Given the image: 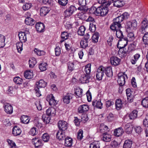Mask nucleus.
Listing matches in <instances>:
<instances>
[{
  "mask_svg": "<svg viewBox=\"0 0 148 148\" xmlns=\"http://www.w3.org/2000/svg\"><path fill=\"white\" fill-rule=\"evenodd\" d=\"M129 17V14L127 12H125L122 15L114 18L113 22L110 27L111 29L113 31L118 30L121 27V23L123 20H126Z\"/></svg>",
  "mask_w": 148,
  "mask_h": 148,
  "instance_id": "1",
  "label": "nucleus"
},
{
  "mask_svg": "<svg viewBox=\"0 0 148 148\" xmlns=\"http://www.w3.org/2000/svg\"><path fill=\"white\" fill-rule=\"evenodd\" d=\"M47 83L43 80L41 79L38 82H37L36 85L37 87L35 88L36 95L39 97L41 96L40 91L39 90V88L45 87Z\"/></svg>",
  "mask_w": 148,
  "mask_h": 148,
  "instance_id": "2",
  "label": "nucleus"
},
{
  "mask_svg": "<svg viewBox=\"0 0 148 148\" xmlns=\"http://www.w3.org/2000/svg\"><path fill=\"white\" fill-rule=\"evenodd\" d=\"M127 40L126 38H123V39L120 40H119V43L121 44L124 43L123 46L119 47L118 45H117V47L119 49L118 51V53L119 54H121L122 56H124L125 54H126V52L124 50V48L127 45Z\"/></svg>",
  "mask_w": 148,
  "mask_h": 148,
  "instance_id": "3",
  "label": "nucleus"
},
{
  "mask_svg": "<svg viewBox=\"0 0 148 148\" xmlns=\"http://www.w3.org/2000/svg\"><path fill=\"white\" fill-rule=\"evenodd\" d=\"M137 25V22L136 20H132V21L127 22L126 25L127 31L128 30H132L136 29Z\"/></svg>",
  "mask_w": 148,
  "mask_h": 148,
  "instance_id": "4",
  "label": "nucleus"
},
{
  "mask_svg": "<svg viewBox=\"0 0 148 148\" xmlns=\"http://www.w3.org/2000/svg\"><path fill=\"white\" fill-rule=\"evenodd\" d=\"M104 67L100 66L97 70L96 75L97 79L98 80L102 79L103 76L104 75Z\"/></svg>",
  "mask_w": 148,
  "mask_h": 148,
  "instance_id": "5",
  "label": "nucleus"
},
{
  "mask_svg": "<svg viewBox=\"0 0 148 148\" xmlns=\"http://www.w3.org/2000/svg\"><path fill=\"white\" fill-rule=\"evenodd\" d=\"M108 6H105L98 7L99 11H98L97 16H104L108 13Z\"/></svg>",
  "mask_w": 148,
  "mask_h": 148,
  "instance_id": "6",
  "label": "nucleus"
},
{
  "mask_svg": "<svg viewBox=\"0 0 148 148\" xmlns=\"http://www.w3.org/2000/svg\"><path fill=\"white\" fill-rule=\"evenodd\" d=\"M118 82L119 85L121 86H123L124 85L125 82V77L127 79V75L124 73H119L118 75Z\"/></svg>",
  "mask_w": 148,
  "mask_h": 148,
  "instance_id": "7",
  "label": "nucleus"
},
{
  "mask_svg": "<svg viewBox=\"0 0 148 148\" xmlns=\"http://www.w3.org/2000/svg\"><path fill=\"white\" fill-rule=\"evenodd\" d=\"M58 126L59 130L64 131L67 128L68 123L64 121H60L58 122Z\"/></svg>",
  "mask_w": 148,
  "mask_h": 148,
  "instance_id": "8",
  "label": "nucleus"
},
{
  "mask_svg": "<svg viewBox=\"0 0 148 148\" xmlns=\"http://www.w3.org/2000/svg\"><path fill=\"white\" fill-rule=\"evenodd\" d=\"M46 100L49 103V104L51 106H54L56 105L57 102L54 99V97L52 94L48 95L46 97Z\"/></svg>",
  "mask_w": 148,
  "mask_h": 148,
  "instance_id": "9",
  "label": "nucleus"
},
{
  "mask_svg": "<svg viewBox=\"0 0 148 148\" xmlns=\"http://www.w3.org/2000/svg\"><path fill=\"white\" fill-rule=\"evenodd\" d=\"M110 62L112 65L116 66L120 64L121 59L116 56H113L110 58Z\"/></svg>",
  "mask_w": 148,
  "mask_h": 148,
  "instance_id": "10",
  "label": "nucleus"
},
{
  "mask_svg": "<svg viewBox=\"0 0 148 148\" xmlns=\"http://www.w3.org/2000/svg\"><path fill=\"white\" fill-rule=\"evenodd\" d=\"M32 143L35 147L38 148L42 145L41 140L38 138H34L32 139Z\"/></svg>",
  "mask_w": 148,
  "mask_h": 148,
  "instance_id": "11",
  "label": "nucleus"
},
{
  "mask_svg": "<svg viewBox=\"0 0 148 148\" xmlns=\"http://www.w3.org/2000/svg\"><path fill=\"white\" fill-rule=\"evenodd\" d=\"M90 76L89 75L83 74L79 78V80L82 84L88 83L89 81Z\"/></svg>",
  "mask_w": 148,
  "mask_h": 148,
  "instance_id": "12",
  "label": "nucleus"
},
{
  "mask_svg": "<svg viewBox=\"0 0 148 148\" xmlns=\"http://www.w3.org/2000/svg\"><path fill=\"white\" fill-rule=\"evenodd\" d=\"M4 108L5 112L8 114H11L13 112L12 106L9 103H5L4 104Z\"/></svg>",
  "mask_w": 148,
  "mask_h": 148,
  "instance_id": "13",
  "label": "nucleus"
},
{
  "mask_svg": "<svg viewBox=\"0 0 148 148\" xmlns=\"http://www.w3.org/2000/svg\"><path fill=\"white\" fill-rule=\"evenodd\" d=\"M73 94L71 93H68L66 95L64 96L63 100L64 102L66 104H69L70 103V100L73 98Z\"/></svg>",
  "mask_w": 148,
  "mask_h": 148,
  "instance_id": "14",
  "label": "nucleus"
},
{
  "mask_svg": "<svg viewBox=\"0 0 148 148\" xmlns=\"http://www.w3.org/2000/svg\"><path fill=\"white\" fill-rule=\"evenodd\" d=\"M64 131L59 130L56 134V138L59 140H64L66 137Z\"/></svg>",
  "mask_w": 148,
  "mask_h": 148,
  "instance_id": "15",
  "label": "nucleus"
},
{
  "mask_svg": "<svg viewBox=\"0 0 148 148\" xmlns=\"http://www.w3.org/2000/svg\"><path fill=\"white\" fill-rule=\"evenodd\" d=\"M36 28L38 32H42L44 31L45 28L44 25L42 23H38L36 24Z\"/></svg>",
  "mask_w": 148,
  "mask_h": 148,
  "instance_id": "16",
  "label": "nucleus"
},
{
  "mask_svg": "<svg viewBox=\"0 0 148 148\" xmlns=\"http://www.w3.org/2000/svg\"><path fill=\"white\" fill-rule=\"evenodd\" d=\"M105 73L106 75L109 77H112L113 76V72L112 68L110 66L104 67V73Z\"/></svg>",
  "mask_w": 148,
  "mask_h": 148,
  "instance_id": "17",
  "label": "nucleus"
},
{
  "mask_svg": "<svg viewBox=\"0 0 148 148\" xmlns=\"http://www.w3.org/2000/svg\"><path fill=\"white\" fill-rule=\"evenodd\" d=\"M88 106L86 104L80 106L78 109V112L79 113H83L87 111L88 110Z\"/></svg>",
  "mask_w": 148,
  "mask_h": 148,
  "instance_id": "18",
  "label": "nucleus"
},
{
  "mask_svg": "<svg viewBox=\"0 0 148 148\" xmlns=\"http://www.w3.org/2000/svg\"><path fill=\"white\" fill-rule=\"evenodd\" d=\"M123 132V129L121 127H119L114 130V134L115 136L119 137L122 135Z\"/></svg>",
  "mask_w": 148,
  "mask_h": 148,
  "instance_id": "19",
  "label": "nucleus"
},
{
  "mask_svg": "<svg viewBox=\"0 0 148 148\" xmlns=\"http://www.w3.org/2000/svg\"><path fill=\"white\" fill-rule=\"evenodd\" d=\"M101 137L102 140L106 142L110 141L111 139V136L106 133H103Z\"/></svg>",
  "mask_w": 148,
  "mask_h": 148,
  "instance_id": "20",
  "label": "nucleus"
},
{
  "mask_svg": "<svg viewBox=\"0 0 148 148\" xmlns=\"http://www.w3.org/2000/svg\"><path fill=\"white\" fill-rule=\"evenodd\" d=\"M18 36L21 42H25L27 41L26 34L25 32H19Z\"/></svg>",
  "mask_w": 148,
  "mask_h": 148,
  "instance_id": "21",
  "label": "nucleus"
},
{
  "mask_svg": "<svg viewBox=\"0 0 148 148\" xmlns=\"http://www.w3.org/2000/svg\"><path fill=\"white\" fill-rule=\"evenodd\" d=\"M113 1V0H98L99 3L101 4L102 5L107 6H109Z\"/></svg>",
  "mask_w": 148,
  "mask_h": 148,
  "instance_id": "22",
  "label": "nucleus"
},
{
  "mask_svg": "<svg viewBox=\"0 0 148 148\" xmlns=\"http://www.w3.org/2000/svg\"><path fill=\"white\" fill-rule=\"evenodd\" d=\"M47 114L50 116H53L56 113L55 109L53 107L49 108L46 111Z\"/></svg>",
  "mask_w": 148,
  "mask_h": 148,
  "instance_id": "23",
  "label": "nucleus"
},
{
  "mask_svg": "<svg viewBox=\"0 0 148 148\" xmlns=\"http://www.w3.org/2000/svg\"><path fill=\"white\" fill-rule=\"evenodd\" d=\"M133 127L130 123L127 124L125 127V131L128 134L131 133L133 130Z\"/></svg>",
  "mask_w": 148,
  "mask_h": 148,
  "instance_id": "24",
  "label": "nucleus"
},
{
  "mask_svg": "<svg viewBox=\"0 0 148 148\" xmlns=\"http://www.w3.org/2000/svg\"><path fill=\"white\" fill-rule=\"evenodd\" d=\"M25 22L27 25L32 26L35 23V21L31 18L30 17H26Z\"/></svg>",
  "mask_w": 148,
  "mask_h": 148,
  "instance_id": "25",
  "label": "nucleus"
},
{
  "mask_svg": "<svg viewBox=\"0 0 148 148\" xmlns=\"http://www.w3.org/2000/svg\"><path fill=\"white\" fill-rule=\"evenodd\" d=\"M21 132V129L17 126H14L12 129V134L15 136L20 135Z\"/></svg>",
  "mask_w": 148,
  "mask_h": 148,
  "instance_id": "26",
  "label": "nucleus"
},
{
  "mask_svg": "<svg viewBox=\"0 0 148 148\" xmlns=\"http://www.w3.org/2000/svg\"><path fill=\"white\" fill-rule=\"evenodd\" d=\"M24 76L27 79L32 78L33 77V71L32 70L26 71L24 73Z\"/></svg>",
  "mask_w": 148,
  "mask_h": 148,
  "instance_id": "27",
  "label": "nucleus"
},
{
  "mask_svg": "<svg viewBox=\"0 0 148 148\" xmlns=\"http://www.w3.org/2000/svg\"><path fill=\"white\" fill-rule=\"evenodd\" d=\"M49 10L48 8L46 7H43L41 8L40 10V15L42 16H45L49 13Z\"/></svg>",
  "mask_w": 148,
  "mask_h": 148,
  "instance_id": "28",
  "label": "nucleus"
},
{
  "mask_svg": "<svg viewBox=\"0 0 148 148\" xmlns=\"http://www.w3.org/2000/svg\"><path fill=\"white\" fill-rule=\"evenodd\" d=\"M115 106L117 110H120L123 106V103L121 100L119 99H116L115 102Z\"/></svg>",
  "mask_w": 148,
  "mask_h": 148,
  "instance_id": "29",
  "label": "nucleus"
},
{
  "mask_svg": "<svg viewBox=\"0 0 148 148\" xmlns=\"http://www.w3.org/2000/svg\"><path fill=\"white\" fill-rule=\"evenodd\" d=\"M20 119L21 122L25 124H28L29 123L30 120L29 117L25 115L22 116Z\"/></svg>",
  "mask_w": 148,
  "mask_h": 148,
  "instance_id": "30",
  "label": "nucleus"
},
{
  "mask_svg": "<svg viewBox=\"0 0 148 148\" xmlns=\"http://www.w3.org/2000/svg\"><path fill=\"white\" fill-rule=\"evenodd\" d=\"M72 144V139L71 138L67 137L65 139L64 145L65 146L68 147H71Z\"/></svg>",
  "mask_w": 148,
  "mask_h": 148,
  "instance_id": "31",
  "label": "nucleus"
},
{
  "mask_svg": "<svg viewBox=\"0 0 148 148\" xmlns=\"http://www.w3.org/2000/svg\"><path fill=\"white\" fill-rule=\"evenodd\" d=\"M147 26V20L145 19L143 20L142 22L141 25V29H140V31L142 32L144 31Z\"/></svg>",
  "mask_w": 148,
  "mask_h": 148,
  "instance_id": "32",
  "label": "nucleus"
},
{
  "mask_svg": "<svg viewBox=\"0 0 148 148\" xmlns=\"http://www.w3.org/2000/svg\"><path fill=\"white\" fill-rule=\"evenodd\" d=\"M132 144V142L131 140H125L123 144V148H131Z\"/></svg>",
  "mask_w": 148,
  "mask_h": 148,
  "instance_id": "33",
  "label": "nucleus"
},
{
  "mask_svg": "<svg viewBox=\"0 0 148 148\" xmlns=\"http://www.w3.org/2000/svg\"><path fill=\"white\" fill-rule=\"evenodd\" d=\"M92 105L93 106L100 109H101L102 107V103H101L100 100L93 101L92 102Z\"/></svg>",
  "mask_w": 148,
  "mask_h": 148,
  "instance_id": "34",
  "label": "nucleus"
},
{
  "mask_svg": "<svg viewBox=\"0 0 148 148\" xmlns=\"http://www.w3.org/2000/svg\"><path fill=\"white\" fill-rule=\"evenodd\" d=\"M116 31V37L120 39L119 40H120L123 39V38H126L127 41V38H123V35L122 32L120 29H119L118 30L115 31Z\"/></svg>",
  "mask_w": 148,
  "mask_h": 148,
  "instance_id": "35",
  "label": "nucleus"
},
{
  "mask_svg": "<svg viewBox=\"0 0 148 148\" xmlns=\"http://www.w3.org/2000/svg\"><path fill=\"white\" fill-rule=\"evenodd\" d=\"M114 5L117 8H120L123 6L124 5V2L119 0H117L114 1Z\"/></svg>",
  "mask_w": 148,
  "mask_h": 148,
  "instance_id": "36",
  "label": "nucleus"
},
{
  "mask_svg": "<svg viewBox=\"0 0 148 148\" xmlns=\"http://www.w3.org/2000/svg\"><path fill=\"white\" fill-rule=\"evenodd\" d=\"M99 10L98 7L96 8L95 7L92 6L90 8L89 12L91 14H94L97 16V13H98V11Z\"/></svg>",
  "mask_w": 148,
  "mask_h": 148,
  "instance_id": "37",
  "label": "nucleus"
},
{
  "mask_svg": "<svg viewBox=\"0 0 148 148\" xmlns=\"http://www.w3.org/2000/svg\"><path fill=\"white\" fill-rule=\"evenodd\" d=\"M50 116L44 114L42 116V119L43 122L47 124L49 123L51 119Z\"/></svg>",
  "mask_w": 148,
  "mask_h": 148,
  "instance_id": "38",
  "label": "nucleus"
},
{
  "mask_svg": "<svg viewBox=\"0 0 148 148\" xmlns=\"http://www.w3.org/2000/svg\"><path fill=\"white\" fill-rule=\"evenodd\" d=\"M138 111L137 110H134L129 114V117L130 119H134L137 117Z\"/></svg>",
  "mask_w": 148,
  "mask_h": 148,
  "instance_id": "39",
  "label": "nucleus"
},
{
  "mask_svg": "<svg viewBox=\"0 0 148 148\" xmlns=\"http://www.w3.org/2000/svg\"><path fill=\"white\" fill-rule=\"evenodd\" d=\"M29 66L30 68L33 67L37 63V61L35 58H32L29 61Z\"/></svg>",
  "mask_w": 148,
  "mask_h": 148,
  "instance_id": "40",
  "label": "nucleus"
},
{
  "mask_svg": "<svg viewBox=\"0 0 148 148\" xmlns=\"http://www.w3.org/2000/svg\"><path fill=\"white\" fill-rule=\"evenodd\" d=\"M75 63L74 62H69L68 64V71L70 73L75 69Z\"/></svg>",
  "mask_w": 148,
  "mask_h": 148,
  "instance_id": "41",
  "label": "nucleus"
},
{
  "mask_svg": "<svg viewBox=\"0 0 148 148\" xmlns=\"http://www.w3.org/2000/svg\"><path fill=\"white\" fill-rule=\"evenodd\" d=\"M99 129L100 132L102 133H106L107 132L109 131L108 127L104 125H101L99 127Z\"/></svg>",
  "mask_w": 148,
  "mask_h": 148,
  "instance_id": "42",
  "label": "nucleus"
},
{
  "mask_svg": "<svg viewBox=\"0 0 148 148\" xmlns=\"http://www.w3.org/2000/svg\"><path fill=\"white\" fill-rule=\"evenodd\" d=\"M5 37L4 36L0 34V48L3 47L5 45Z\"/></svg>",
  "mask_w": 148,
  "mask_h": 148,
  "instance_id": "43",
  "label": "nucleus"
},
{
  "mask_svg": "<svg viewBox=\"0 0 148 148\" xmlns=\"http://www.w3.org/2000/svg\"><path fill=\"white\" fill-rule=\"evenodd\" d=\"M47 64L45 62L40 63L39 66V68L40 71H45L47 68Z\"/></svg>",
  "mask_w": 148,
  "mask_h": 148,
  "instance_id": "44",
  "label": "nucleus"
},
{
  "mask_svg": "<svg viewBox=\"0 0 148 148\" xmlns=\"http://www.w3.org/2000/svg\"><path fill=\"white\" fill-rule=\"evenodd\" d=\"M85 30L86 28L84 26H80L78 30V34L80 36H83L84 34Z\"/></svg>",
  "mask_w": 148,
  "mask_h": 148,
  "instance_id": "45",
  "label": "nucleus"
},
{
  "mask_svg": "<svg viewBox=\"0 0 148 148\" xmlns=\"http://www.w3.org/2000/svg\"><path fill=\"white\" fill-rule=\"evenodd\" d=\"M140 56V55L139 54H135L134 56L133 59H132L131 60V62L132 64H135Z\"/></svg>",
  "mask_w": 148,
  "mask_h": 148,
  "instance_id": "46",
  "label": "nucleus"
},
{
  "mask_svg": "<svg viewBox=\"0 0 148 148\" xmlns=\"http://www.w3.org/2000/svg\"><path fill=\"white\" fill-rule=\"evenodd\" d=\"M83 90L81 88L77 89L75 91V94L76 95L77 97H81L82 95Z\"/></svg>",
  "mask_w": 148,
  "mask_h": 148,
  "instance_id": "47",
  "label": "nucleus"
},
{
  "mask_svg": "<svg viewBox=\"0 0 148 148\" xmlns=\"http://www.w3.org/2000/svg\"><path fill=\"white\" fill-rule=\"evenodd\" d=\"M141 104L143 107L145 108L148 107V97L144 98L142 101Z\"/></svg>",
  "mask_w": 148,
  "mask_h": 148,
  "instance_id": "48",
  "label": "nucleus"
},
{
  "mask_svg": "<svg viewBox=\"0 0 148 148\" xmlns=\"http://www.w3.org/2000/svg\"><path fill=\"white\" fill-rule=\"evenodd\" d=\"M84 71L86 73V74L89 75L91 71V64H88L86 65Z\"/></svg>",
  "mask_w": 148,
  "mask_h": 148,
  "instance_id": "49",
  "label": "nucleus"
},
{
  "mask_svg": "<svg viewBox=\"0 0 148 148\" xmlns=\"http://www.w3.org/2000/svg\"><path fill=\"white\" fill-rule=\"evenodd\" d=\"M143 40L145 45H148V32L146 33L144 35L143 38Z\"/></svg>",
  "mask_w": 148,
  "mask_h": 148,
  "instance_id": "50",
  "label": "nucleus"
},
{
  "mask_svg": "<svg viewBox=\"0 0 148 148\" xmlns=\"http://www.w3.org/2000/svg\"><path fill=\"white\" fill-rule=\"evenodd\" d=\"M23 42H18L16 44V48L18 52L20 53L23 50Z\"/></svg>",
  "mask_w": 148,
  "mask_h": 148,
  "instance_id": "51",
  "label": "nucleus"
},
{
  "mask_svg": "<svg viewBox=\"0 0 148 148\" xmlns=\"http://www.w3.org/2000/svg\"><path fill=\"white\" fill-rule=\"evenodd\" d=\"M99 34L98 33L96 32L94 33L92 36L93 41L95 42H97L98 41Z\"/></svg>",
  "mask_w": 148,
  "mask_h": 148,
  "instance_id": "52",
  "label": "nucleus"
},
{
  "mask_svg": "<svg viewBox=\"0 0 148 148\" xmlns=\"http://www.w3.org/2000/svg\"><path fill=\"white\" fill-rule=\"evenodd\" d=\"M13 80L16 84H22L23 81V79L18 77H14L13 79Z\"/></svg>",
  "mask_w": 148,
  "mask_h": 148,
  "instance_id": "53",
  "label": "nucleus"
},
{
  "mask_svg": "<svg viewBox=\"0 0 148 148\" xmlns=\"http://www.w3.org/2000/svg\"><path fill=\"white\" fill-rule=\"evenodd\" d=\"M49 134L47 133L43 134L42 136V138L45 142H47L49 139Z\"/></svg>",
  "mask_w": 148,
  "mask_h": 148,
  "instance_id": "54",
  "label": "nucleus"
},
{
  "mask_svg": "<svg viewBox=\"0 0 148 148\" xmlns=\"http://www.w3.org/2000/svg\"><path fill=\"white\" fill-rule=\"evenodd\" d=\"M7 141L8 145L10 146V148H16V145L15 143L12 140L8 139Z\"/></svg>",
  "mask_w": 148,
  "mask_h": 148,
  "instance_id": "55",
  "label": "nucleus"
},
{
  "mask_svg": "<svg viewBox=\"0 0 148 148\" xmlns=\"http://www.w3.org/2000/svg\"><path fill=\"white\" fill-rule=\"evenodd\" d=\"M88 41L84 39L80 42L81 47L83 48H85L88 46Z\"/></svg>",
  "mask_w": 148,
  "mask_h": 148,
  "instance_id": "56",
  "label": "nucleus"
},
{
  "mask_svg": "<svg viewBox=\"0 0 148 148\" xmlns=\"http://www.w3.org/2000/svg\"><path fill=\"white\" fill-rule=\"evenodd\" d=\"M68 34L66 32H64L61 34V37L62 40H61V42L64 41L65 40L68 38Z\"/></svg>",
  "mask_w": 148,
  "mask_h": 148,
  "instance_id": "57",
  "label": "nucleus"
},
{
  "mask_svg": "<svg viewBox=\"0 0 148 148\" xmlns=\"http://www.w3.org/2000/svg\"><path fill=\"white\" fill-rule=\"evenodd\" d=\"M83 137V131L81 130H80L78 132L77 138L79 140H81Z\"/></svg>",
  "mask_w": 148,
  "mask_h": 148,
  "instance_id": "58",
  "label": "nucleus"
},
{
  "mask_svg": "<svg viewBox=\"0 0 148 148\" xmlns=\"http://www.w3.org/2000/svg\"><path fill=\"white\" fill-rule=\"evenodd\" d=\"M32 6L31 3H26L25 5H23V10H26L30 9Z\"/></svg>",
  "mask_w": 148,
  "mask_h": 148,
  "instance_id": "59",
  "label": "nucleus"
},
{
  "mask_svg": "<svg viewBox=\"0 0 148 148\" xmlns=\"http://www.w3.org/2000/svg\"><path fill=\"white\" fill-rule=\"evenodd\" d=\"M37 133L36 128L34 127L32 128L29 132V134L32 136L35 135L37 134Z\"/></svg>",
  "mask_w": 148,
  "mask_h": 148,
  "instance_id": "60",
  "label": "nucleus"
},
{
  "mask_svg": "<svg viewBox=\"0 0 148 148\" xmlns=\"http://www.w3.org/2000/svg\"><path fill=\"white\" fill-rule=\"evenodd\" d=\"M35 52L36 53L37 55L41 56L44 55L45 54V51L43 50H38L36 49H35L34 50Z\"/></svg>",
  "mask_w": 148,
  "mask_h": 148,
  "instance_id": "61",
  "label": "nucleus"
},
{
  "mask_svg": "<svg viewBox=\"0 0 148 148\" xmlns=\"http://www.w3.org/2000/svg\"><path fill=\"white\" fill-rule=\"evenodd\" d=\"M96 26L93 23H90L89 30L92 32H94L96 30Z\"/></svg>",
  "mask_w": 148,
  "mask_h": 148,
  "instance_id": "62",
  "label": "nucleus"
},
{
  "mask_svg": "<svg viewBox=\"0 0 148 148\" xmlns=\"http://www.w3.org/2000/svg\"><path fill=\"white\" fill-rule=\"evenodd\" d=\"M90 148H99V144L96 142H94L90 144Z\"/></svg>",
  "mask_w": 148,
  "mask_h": 148,
  "instance_id": "63",
  "label": "nucleus"
},
{
  "mask_svg": "<svg viewBox=\"0 0 148 148\" xmlns=\"http://www.w3.org/2000/svg\"><path fill=\"white\" fill-rule=\"evenodd\" d=\"M143 124L144 126L148 127V115H146L143 121Z\"/></svg>",
  "mask_w": 148,
  "mask_h": 148,
  "instance_id": "64",
  "label": "nucleus"
}]
</instances>
